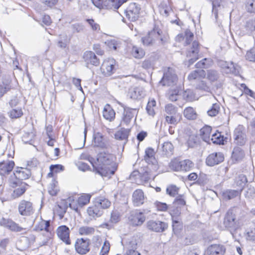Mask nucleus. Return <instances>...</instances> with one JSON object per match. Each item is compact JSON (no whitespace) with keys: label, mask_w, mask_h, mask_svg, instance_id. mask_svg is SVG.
Masks as SVG:
<instances>
[{"label":"nucleus","mask_w":255,"mask_h":255,"mask_svg":"<svg viewBox=\"0 0 255 255\" xmlns=\"http://www.w3.org/2000/svg\"><path fill=\"white\" fill-rule=\"evenodd\" d=\"M114 155L106 152L98 155L96 164L94 166V172L102 177H110L117 169Z\"/></svg>","instance_id":"nucleus-1"},{"label":"nucleus","mask_w":255,"mask_h":255,"mask_svg":"<svg viewBox=\"0 0 255 255\" xmlns=\"http://www.w3.org/2000/svg\"><path fill=\"white\" fill-rule=\"evenodd\" d=\"M162 25L160 21H155L152 30L148 32L146 36L142 37L141 41L144 45H152L156 41L160 44H165L169 40V36L162 30Z\"/></svg>","instance_id":"nucleus-2"},{"label":"nucleus","mask_w":255,"mask_h":255,"mask_svg":"<svg viewBox=\"0 0 255 255\" xmlns=\"http://www.w3.org/2000/svg\"><path fill=\"white\" fill-rule=\"evenodd\" d=\"M240 209L237 207L232 208L227 211L224 218V226L231 232L240 227V223L236 217Z\"/></svg>","instance_id":"nucleus-3"},{"label":"nucleus","mask_w":255,"mask_h":255,"mask_svg":"<svg viewBox=\"0 0 255 255\" xmlns=\"http://www.w3.org/2000/svg\"><path fill=\"white\" fill-rule=\"evenodd\" d=\"M194 166V163L189 159L179 161L177 159L172 160L169 163L170 168L174 171L187 172L191 170Z\"/></svg>","instance_id":"nucleus-4"},{"label":"nucleus","mask_w":255,"mask_h":255,"mask_svg":"<svg viewBox=\"0 0 255 255\" xmlns=\"http://www.w3.org/2000/svg\"><path fill=\"white\" fill-rule=\"evenodd\" d=\"M117 103L124 109L120 125L121 126H128L130 123L134 115H136V109L128 107L119 101H117Z\"/></svg>","instance_id":"nucleus-5"},{"label":"nucleus","mask_w":255,"mask_h":255,"mask_svg":"<svg viewBox=\"0 0 255 255\" xmlns=\"http://www.w3.org/2000/svg\"><path fill=\"white\" fill-rule=\"evenodd\" d=\"M177 81V76L173 69L168 67L164 72L160 83L163 86H172Z\"/></svg>","instance_id":"nucleus-6"},{"label":"nucleus","mask_w":255,"mask_h":255,"mask_svg":"<svg viewBox=\"0 0 255 255\" xmlns=\"http://www.w3.org/2000/svg\"><path fill=\"white\" fill-rule=\"evenodd\" d=\"M13 173L17 181L11 183V186L13 187H16L19 183L21 182V180L28 179L31 175L30 170L22 167H17Z\"/></svg>","instance_id":"nucleus-7"},{"label":"nucleus","mask_w":255,"mask_h":255,"mask_svg":"<svg viewBox=\"0 0 255 255\" xmlns=\"http://www.w3.org/2000/svg\"><path fill=\"white\" fill-rule=\"evenodd\" d=\"M90 240L88 239H77L75 244L76 252L81 255H86L90 250Z\"/></svg>","instance_id":"nucleus-8"},{"label":"nucleus","mask_w":255,"mask_h":255,"mask_svg":"<svg viewBox=\"0 0 255 255\" xmlns=\"http://www.w3.org/2000/svg\"><path fill=\"white\" fill-rule=\"evenodd\" d=\"M116 61L113 58H109L105 60L101 67V70L106 76H110L114 74L116 70Z\"/></svg>","instance_id":"nucleus-9"},{"label":"nucleus","mask_w":255,"mask_h":255,"mask_svg":"<svg viewBox=\"0 0 255 255\" xmlns=\"http://www.w3.org/2000/svg\"><path fill=\"white\" fill-rule=\"evenodd\" d=\"M140 6L136 3H131L125 11L126 16L131 21H136L139 17Z\"/></svg>","instance_id":"nucleus-10"},{"label":"nucleus","mask_w":255,"mask_h":255,"mask_svg":"<svg viewBox=\"0 0 255 255\" xmlns=\"http://www.w3.org/2000/svg\"><path fill=\"white\" fill-rule=\"evenodd\" d=\"M199 43L194 41L193 42L192 47L186 53V56L188 58V66L192 65L199 58Z\"/></svg>","instance_id":"nucleus-11"},{"label":"nucleus","mask_w":255,"mask_h":255,"mask_svg":"<svg viewBox=\"0 0 255 255\" xmlns=\"http://www.w3.org/2000/svg\"><path fill=\"white\" fill-rule=\"evenodd\" d=\"M234 139L236 144L242 146L247 141L246 129L244 127L239 125L234 130Z\"/></svg>","instance_id":"nucleus-12"},{"label":"nucleus","mask_w":255,"mask_h":255,"mask_svg":"<svg viewBox=\"0 0 255 255\" xmlns=\"http://www.w3.org/2000/svg\"><path fill=\"white\" fill-rule=\"evenodd\" d=\"M19 213L22 216H30L34 213L31 202L24 200H21L18 207Z\"/></svg>","instance_id":"nucleus-13"},{"label":"nucleus","mask_w":255,"mask_h":255,"mask_svg":"<svg viewBox=\"0 0 255 255\" xmlns=\"http://www.w3.org/2000/svg\"><path fill=\"white\" fill-rule=\"evenodd\" d=\"M70 233L69 228L65 225L60 226L56 230L58 237L68 245L71 243L70 239Z\"/></svg>","instance_id":"nucleus-14"},{"label":"nucleus","mask_w":255,"mask_h":255,"mask_svg":"<svg viewBox=\"0 0 255 255\" xmlns=\"http://www.w3.org/2000/svg\"><path fill=\"white\" fill-rule=\"evenodd\" d=\"M147 227L152 231L163 232L167 228L168 225L159 220H150L147 223Z\"/></svg>","instance_id":"nucleus-15"},{"label":"nucleus","mask_w":255,"mask_h":255,"mask_svg":"<svg viewBox=\"0 0 255 255\" xmlns=\"http://www.w3.org/2000/svg\"><path fill=\"white\" fill-rule=\"evenodd\" d=\"M128 219L133 226H140L144 222L145 217L142 212L134 210L130 212Z\"/></svg>","instance_id":"nucleus-16"},{"label":"nucleus","mask_w":255,"mask_h":255,"mask_svg":"<svg viewBox=\"0 0 255 255\" xmlns=\"http://www.w3.org/2000/svg\"><path fill=\"white\" fill-rule=\"evenodd\" d=\"M83 58L88 68H90V66H98L100 65V60L92 51H86L84 54Z\"/></svg>","instance_id":"nucleus-17"},{"label":"nucleus","mask_w":255,"mask_h":255,"mask_svg":"<svg viewBox=\"0 0 255 255\" xmlns=\"http://www.w3.org/2000/svg\"><path fill=\"white\" fill-rule=\"evenodd\" d=\"M93 144L95 147L102 149L107 148L109 146L107 139L99 132L94 134Z\"/></svg>","instance_id":"nucleus-18"},{"label":"nucleus","mask_w":255,"mask_h":255,"mask_svg":"<svg viewBox=\"0 0 255 255\" xmlns=\"http://www.w3.org/2000/svg\"><path fill=\"white\" fill-rule=\"evenodd\" d=\"M0 225L13 232H19L23 230L22 227H20L12 220L4 218H2L0 220Z\"/></svg>","instance_id":"nucleus-19"},{"label":"nucleus","mask_w":255,"mask_h":255,"mask_svg":"<svg viewBox=\"0 0 255 255\" xmlns=\"http://www.w3.org/2000/svg\"><path fill=\"white\" fill-rule=\"evenodd\" d=\"M223 161V154L222 152H214L209 154L206 159V164L213 166Z\"/></svg>","instance_id":"nucleus-20"},{"label":"nucleus","mask_w":255,"mask_h":255,"mask_svg":"<svg viewBox=\"0 0 255 255\" xmlns=\"http://www.w3.org/2000/svg\"><path fill=\"white\" fill-rule=\"evenodd\" d=\"M241 67L232 61H224V73L232 74L235 76L240 75Z\"/></svg>","instance_id":"nucleus-21"},{"label":"nucleus","mask_w":255,"mask_h":255,"mask_svg":"<svg viewBox=\"0 0 255 255\" xmlns=\"http://www.w3.org/2000/svg\"><path fill=\"white\" fill-rule=\"evenodd\" d=\"M244 151L240 147L236 146L234 148L231 157V160L233 163L241 161L245 157Z\"/></svg>","instance_id":"nucleus-22"},{"label":"nucleus","mask_w":255,"mask_h":255,"mask_svg":"<svg viewBox=\"0 0 255 255\" xmlns=\"http://www.w3.org/2000/svg\"><path fill=\"white\" fill-rule=\"evenodd\" d=\"M127 0H106L104 1V9H118Z\"/></svg>","instance_id":"nucleus-23"},{"label":"nucleus","mask_w":255,"mask_h":255,"mask_svg":"<svg viewBox=\"0 0 255 255\" xmlns=\"http://www.w3.org/2000/svg\"><path fill=\"white\" fill-rule=\"evenodd\" d=\"M14 162L13 161L0 162V175H5L9 174L13 169Z\"/></svg>","instance_id":"nucleus-24"},{"label":"nucleus","mask_w":255,"mask_h":255,"mask_svg":"<svg viewBox=\"0 0 255 255\" xmlns=\"http://www.w3.org/2000/svg\"><path fill=\"white\" fill-rule=\"evenodd\" d=\"M128 95L131 99H140L145 95V91L142 87H134L129 89Z\"/></svg>","instance_id":"nucleus-25"},{"label":"nucleus","mask_w":255,"mask_h":255,"mask_svg":"<svg viewBox=\"0 0 255 255\" xmlns=\"http://www.w3.org/2000/svg\"><path fill=\"white\" fill-rule=\"evenodd\" d=\"M144 201V196L143 191L140 189H137L132 194V201L135 206H139L143 204Z\"/></svg>","instance_id":"nucleus-26"},{"label":"nucleus","mask_w":255,"mask_h":255,"mask_svg":"<svg viewBox=\"0 0 255 255\" xmlns=\"http://www.w3.org/2000/svg\"><path fill=\"white\" fill-rule=\"evenodd\" d=\"M115 112L109 104L104 107L103 115L104 118L109 121H113L115 118Z\"/></svg>","instance_id":"nucleus-27"},{"label":"nucleus","mask_w":255,"mask_h":255,"mask_svg":"<svg viewBox=\"0 0 255 255\" xmlns=\"http://www.w3.org/2000/svg\"><path fill=\"white\" fill-rule=\"evenodd\" d=\"M206 76V72L203 69H198L191 72L188 76V80L192 81L195 80H200L204 78Z\"/></svg>","instance_id":"nucleus-28"},{"label":"nucleus","mask_w":255,"mask_h":255,"mask_svg":"<svg viewBox=\"0 0 255 255\" xmlns=\"http://www.w3.org/2000/svg\"><path fill=\"white\" fill-rule=\"evenodd\" d=\"M212 130L211 127L205 125L200 130V135L202 139L206 142H209L210 141V134Z\"/></svg>","instance_id":"nucleus-29"},{"label":"nucleus","mask_w":255,"mask_h":255,"mask_svg":"<svg viewBox=\"0 0 255 255\" xmlns=\"http://www.w3.org/2000/svg\"><path fill=\"white\" fill-rule=\"evenodd\" d=\"M164 155L170 156L173 154L174 147L172 144L169 141L164 142L159 149Z\"/></svg>","instance_id":"nucleus-30"},{"label":"nucleus","mask_w":255,"mask_h":255,"mask_svg":"<svg viewBox=\"0 0 255 255\" xmlns=\"http://www.w3.org/2000/svg\"><path fill=\"white\" fill-rule=\"evenodd\" d=\"M87 212L89 216L93 218L100 217L103 214V210L97 205L96 202L94 206L88 208Z\"/></svg>","instance_id":"nucleus-31"},{"label":"nucleus","mask_w":255,"mask_h":255,"mask_svg":"<svg viewBox=\"0 0 255 255\" xmlns=\"http://www.w3.org/2000/svg\"><path fill=\"white\" fill-rule=\"evenodd\" d=\"M154 154L155 152L153 148L151 147L146 148L144 156V160L148 163L154 164L156 162Z\"/></svg>","instance_id":"nucleus-32"},{"label":"nucleus","mask_w":255,"mask_h":255,"mask_svg":"<svg viewBox=\"0 0 255 255\" xmlns=\"http://www.w3.org/2000/svg\"><path fill=\"white\" fill-rule=\"evenodd\" d=\"M223 0H213L212 1V12L214 14L216 21H218V14L219 11L222 9Z\"/></svg>","instance_id":"nucleus-33"},{"label":"nucleus","mask_w":255,"mask_h":255,"mask_svg":"<svg viewBox=\"0 0 255 255\" xmlns=\"http://www.w3.org/2000/svg\"><path fill=\"white\" fill-rule=\"evenodd\" d=\"M138 174V178L140 180L138 184H144L148 182L151 179V176L150 173L148 171H145L143 173H138L136 171L133 172L131 176H136V174Z\"/></svg>","instance_id":"nucleus-34"},{"label":"nucleus","mask_w":255,"mask_h":255,"mask_svg":"<svg viewBox=\"0 0 255 255\" xmlns=\"http://www.w3.org/2000/svg\"><path fill=\"white\" fill-rule=\"evenodd\" d=\"M50 221H45L42 220L39 222L37 225L35 226L36 231H45L47 232H50Z\"/></svg>","instance_id":"nucleus-35"},{"label":"nucleus","mask_w":255,"mask_h":255,"mask_svg":"<svg viewBox=\"0 0 255 255\" xmlns=\"http://www.w3.org/2000/svg\"><path fill=\"white\" fill-rule=\"evenodd\" d=\"M183 114L184 117L188 120H195L197 117L196 111L191 107L186 108L184 110Z\"/></svg>","instance_id":"nucleus-36"},{"label":"nucleus","mask_w":255,"mask_h":255,"mask_svg":"<svg viewBox=\"0 0 255 255\" xmlns=\"http://www.w3.org/2000/svg\"><path fill=\"white\" fill-rule=\"evenodd\" d=\"M95 228L92 227L83 226L78 229V233L81 236H90L95 232Z\"/></svg>","instance_id":"nucleus-37"},{"label":"nucleus","mask_w":255,"mask_h":255,"mask_svg":"<svg viewBox=\"0 0 255 255\" xmlns=\"http://www.w3.org/2000/svg\"><path fill=\"white\" fill-rule=\"evenodd\" d=\"M129 129L122 128L115 134V137L118 140H126L128 138Z\"/></svg>","instance_id":"nucleus-38"},{"label":"nucleus","mask_w":255,"mask_h":255,"mask_svg":"<svg viewBox=\"0 0 255 255\" xmlns=\"http://www.w3.org/2000/svg\"><path fill=\"white\" fill-rule=\"evenodd\" d=\"M247 182L248 180L246 176L243 174H239L235 179V183L241 191L243 190V187Z\"/></svg>","instance_id":"nucleus-39"},{"label":"nucleus","mask_w":255,"mask_h":255,"mask_svg":"<svg viewBox=\"0 0 255 255\" xmlns=\"http://www.w3.org/2000/svg\"><path fill=\"white\" fill-rule=\"evenodd\" d=\"M242 191L239 189L237 190H227L224 192V198H227L228 200L232 199L240 196Z\"/></svg>","instance_id":"nucleus-40"},{"label":"nucleus","mask_w":255,"mask_h":255,"mask_svg":"<svg viewBox=\"0 0 255 255\" xmlns=\"http://www.w3.org/2000/svg\"><path fill=\"white\" fill-rule=\"evenodd\" d=\"M222 249L218 245H212L207 250V254L209 255H221Z\"/></svg>","instance_id":"nucleus-41"},{"label":"nucleus","mask_w":255,"mask_h":255,"mask_svg":"<svg viewBox=\"0 0 255 255\" xmlns=\"http://www.w3.org/2000/svg\"><path fill=\"white\" fill-rule=\"evenodd\" d=\"M137 246V242L135 238L132 237L128 239L125 245V247L127 249V252L129 251H136Z\"/></svg>","instance_id":"nucleus-42"},{"label":"nucleus","mask_w":255,"mask_h":255,"mask_svg":"<svg viewBox=\"0 0 255 255\" xmlns=\"http://www.w3.org/2000/svg\"><path fill=\"white\" fill-rule=\"evenodd\" d=\"M181 116L179 114L167 115L165 117V121L168 124L175 125L180 121Z\"/></svg>","instance_id":"nucleus-43"},{"label":"nucleus","mask_w":255,"mask_h":255,"mask_svg":"<svg viewBox=\"0 0 255 255\" xmlns=\"http://www.w3.org/2000/svg\"><path fill=\"white\" fill-rule=\"evenodd\" d=\"M69 39L65 34H61L59 36V39L57 42V45L61 48H65L69 43Z\"/></svg>","instance_id":"nucleus-44"},{"label":"nucleus","mask_w":255,"mask_h":255,"mask_svg":"<svg viewBox=\"0 0 255 255\" xmlns=\"http://www.w3.org/2000/svg\"><path fill=\"white\" fill-rule=\"evenodd\" d=\"M105 44L111 49L114 50L119 49L121 45V42L120 40L115 39H108L105 42Z\"/></svg>","instance_id":"nucleus-45"},{"label":"nucleus","mask_w":255,"mask_h":255,"mask_svg":"<svg viewBox=\"0 0 255 255\" xmlns=\"http://www.w3.org/2000/svg\"><path fill=\"white\" fill-rule=\"evenodd\" d=\"M212 64V60L210 58H204L196 64L197 68H208Z\"/></svg>","instance_id":"nucleus-46"},{"label":"nucleus","mask_w":255,"mask_h":255,"mask_svg":"<svg viewBox=\"0 0 255 255\" xmlns=\"http://www.w3.org/2000/svg\"><path fill=\"white\" fill-rule=\"evenodd\" d=\"M10 89V82L8 80L3 81L1 83H0V98Z\"/></svg>","instance_id":"nucleus-47"},{"label":"nucleus","mask_w":255,"mask_h":255,"mask_svg":"<svg viewBox=\"0 0 255 255\" xmlns=\"http://www.w3.org/2000/svg\"><path fill=\"white\" fill-rule=\"evenodd\" d=\"M210 140L215 144H223V135L221 134V132H215L213 134Z\"/></svg>","instance_id":"nucleus-48"},{"label":"nucleus","mask_w":255,"mask_h":255,"mask_svg":"<svg viewBox=\"0 0 255 255\" xmlns=\"http://www.w3.org/2000/svg\"><path fill=\"white\" fill-rule=\"evenodd\" d=\"M27 185L24 182H21L20 187L17 188L13 191V196L17 198L22 195L26 190L25 186Z\"/></svg>","instance_id":"nucleus-49"},{"label":"nucleus","mask_w":255,"mask_h":255,"mask_svg":"<svg viewBox=\"0 0 255 255\" xmlns=\"http://www.w3.org/2000/svg\"><path fill=\"white\" fill-rule=\"evenodd\" d=\"M91 198V195L89 194H83L78 199V204L80 207H83L87 204Z\"/></svg>","instance_id":"nucleus-50"},{"label":"nucleus","mask_w":255,"mask_h":255,"mask_svg":"<svg viewBox=\"0 0 255 255\" xmlns=\"http://www.w3.org/2000/svg\"><path fill=\"white\" fill-rule=\"evenodd\" d=\"M96 202L101 209L108 208L111 205V202L108 199L103 197L98 199Z\"/></svg>","instance_id":"nucleus-51"},{"label":"nucleus","mask_w":255,"mask_h":255,"mask_svg":"<svg viewBox=\"0 0 255 255\" xmlns=\"http://www.w3.org/2000/svg\"><path fill=\"white\" fill-rule=\"evenodd\" d=\"M173 204L175 206L181 207L183 208L186 209V201L184 199V196L182 195H178L174 200Z\"/></svg>","instance_id":"nucleus-52"},{"label":"nucleus","mask_w":255,"mask_h":255,"mask_svg":"<svg viewBox=\"0 0 255 255\" xmlns=\"http://www.w3.org/2000/svg\"><path fill=\"white\" fill-rule=\"evenodd\" d=\"M184 208L179 206H175L174 205L170 209V214L172 217H179Z\"/></svg>","instance_id":"nucleus-53"},{"label":"nucleus","mask_w":255,"mask_h":255,"mask_svg":"<svg viewBox=\"0 0 255 255\" xmlns=\"http://www.w3.org/2000/svg\"><path fill=\"white\" fill-rule=\"evenodd\" d=\"M8 114L11 119H16L22 116L23 112L20 108L13 109L8 113Z\"/></svg>","instance_id":"nucleus-54"},{"label":"nucleus","mask_w":255,"mask_h":255,"mask_svg":"<svg viewBox=\"0 0 255 255\" xmlns=\"http://www.w3.org/2000/svg\"><path fill=\"white\" fill-rule=\"evenodd\" d=\"M132 54L135 58H140L144 55V51L140 48L136 46H133Z\"/></svg>","instance_id":"nucleus-55"},{"label":"nucleus","mask_w":255,"mask_h":255,"mask_svg":"<svg viewBox=\"0 0 255 255\" xmlns=\"http://www.w3.org/2000/svg\"><path fill=\"white\" fill-rule=\"evenodd\" d=\"M57 182L52 179L51 183L50 184L48 187V192L52 196H55L57 193V188L56 186Z\"/></svg>","instance_id":"nucleus-56"},{"label":"nucleus","mask_w":255,"mask_h":255,"mask_svg":"<svg viewBox=\"0 0 255 255\" xmlns=\"http://www.w3.org/2000/svg\"><path fill=\"white\" fill-rule=\"evenodd\" d=\"M34 134L32 132L25 133L22 136V140L25 143L31 144Z\"/></svg>","instance_id":"nucleus-57"},{"label":"nucleus","mask_w":255,"mask_h":255,"mask_svg":"<svg viewBox=\"0 0 255 255\" xmlns=\"http://www.w3.org/2000/svg\"><path fill=\"white\" fill-rule=\"evenodd\" d=\"M165 111L168 115L178 114L177 112V108L171 104H167L165 106Z\"/></svg>","instance_id":"nucleus-58"},{"label":"nucleus","mask_w":255,"mask_h":255,"mask_svg":"<svg viewBox=\"0 0 255 255\" xmlns=\"http://www.w3.org/2000/svg\"><path fill=\"white\" fill-rule=\"evenodd\" d=\"M246 6L248 12L255 13V0H248Z\"/></svg>","instance_id":"nucleus-59"},{"label":"nucleus","mask_w":255,"mask_h":255,"mask_svg":"<svg viewBox=\"0 0 255 255\" xmlns=\"http://www.w3.org/2000/svg\"><path fill=\"white\" fill-rule=\"evenodd\" d=\"M219 107L217 104H213L212 108L207 111V114L210 117H215L219 113Z\"/></svg>","instance_id":"nucleus-60"},{"label":"nucleus","mask_w":255,"mask_h":255,"mask_svg":"<svg viewBox=\"0 0 255 255\" xmlns=\"http://www.w3.org/2000/svg\"><path fill=\"white\" fill-rule=\"evenodd\" d=\"M179 188L175 185L168 187L166 189L167 193L171 197H174L178 194Z\"/></svg>","instance_id":"nucleus-61"},{"label":"nucleus","mask_w":255,"mask_h":255,"mask_svg":"<svg viewBox=\"0 0 255 255\" xmlns=\"http://www.w3.org/2000/svg\"><path fill=\"white\" fill-rule=\"evenodd\" d=\"M246 238L247 240L250 241H255V228H252L247 230Z\"/></svg>","instance_id":"nucleus-62"},{"label":"nucleus","mask_w":255,"mask_h":255,"mask_svg":"<svg viewBox=\"0 0 255 255\" xmlns=\"http://www.w3.org/2000/svg\"><path fill=\"white\" fill-rule=\"evenodd\" d=\"M245 27L249 32H252L255 30V19H250L247 21Z\"/></svg>","instance_id":"nucleus-63"},{"label":"nucleus","mask_w":255,"mask_h":255,"mask_svg":"<svg viewBox=\"0 0 255 255\" xmlns=\"http://www.w3.org/2000/svg\"><path fill=\"white\" fill-rule=\"evenodd\" d=\"M246 58L250 61L255 62V48H253L247 51Z\"/></svg>","instance_id":"nucleus-64"}]
</instances>
